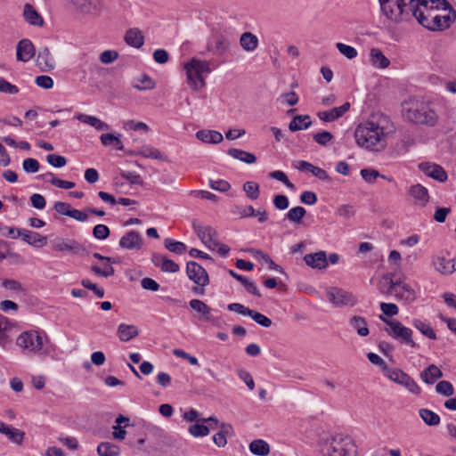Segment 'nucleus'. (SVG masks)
<instances>
[{
  "mask_svg": "<svg viewBox=\"0 0 456 456\" xmlns=\"http://www.w3.org/2000/svg\"><path fill=\"white\" fill-rule=\"evenodd\" d=\"M414 17L426 28H448L456 20V12L446 0H417Z\"/></svg>",
  "mask_w": 456,
  "mask_h": 456,
  "instance_id": "obj_1",
  "label": "nucleus"
},
{
  "mask_svg": "<svg viewBox=\"0 0 456 456\" xmlns=\"http://www.w3.org/2000/svg\"><path fill=\"white\" fill-rule=\"evenodd\" d=\"M388 119L385 116L373 118L363 124H360L354 132L357 144L369 151H381L386 147V124Z\"/></svg>",
  "mask_w": 456,
  "mask_h": 456,
  "instance_id": "obj_2",
  "label": "nucleus"
},
{
  "mask_svg": "<svg viewBox=\"0 0 456 456\" xmlns=\"http://www.w3.org/2000/svg\"><path fill=\"white\" fill-rule=\"evenodd\" d=\"M403 114L408 121L417 125L435 126L438 122L436 111L423 102L409 101L404 102Z\"/></svg>",
  "mask_w": 456,
  "mask_h": 456,
  "instance_id": "obj_3",
  "label": "nucleus"
},
{
  "mask_svg": "<svg viewBox=\"0 0 456 456\" xmlns=\"http://www.w3.org/2000/svg\"><path fill=\"white\" fill-rule=\"evenodd\" d=\"M382 14L394 23L407 20L414 16L417 0H379Z\"/></svg>",
  "mask_w": 456,
  "mask_h": 456,
  "instance_id": "obj_4",
  "label": "nucleus"
},
{
  "mask_svg": "<svg viewBox=\"0 0 456 456\" xmlns=\"http://www.w3.org/2000/svg\"><path fill=\"white\" fill-rule=\"evenodd\" d=\"M183 69L186 71L187 83L194 91H198L205 86L206 83L203 74L211 72L208 61H200L196 58H192L190 61L184 63Z\"/></svg>",
  "mask_w": 456,
  "mask_h": 456,
  "instance_id": "obj_5",
  "label": "nucleus"
},
{
  "mask_svg": "<svg viewBox=\"0 0 456 456\" xmlns=\"http://www.w3.org/2000/svg\"><path fill=\"white\" fill-rule=\"evenodd\" d=\"M325 456H354L355 444L349 436H336L323 448Z\"/></svg>",
  "mask_w": 456,
  "mask_h": 456,
  "instance_id": "obj_6",
  "label": "nucleus"
},
{
  "mask_svg": "<svg viewBox=\"0 0 456 456\" xmlns=\"http://www.w3.org/2000/svg\"><path fill=\"white\" fill-rule=\"evenodd\" d=\"M379 319L387 325V327L385 328V331L394 339H396L401 343L408 345L413 348L419 347V346L412 339V330L410 328L403 326L397 320H389L384 317L382 314L379 315Z\"/></svg>",
  "mask_w": 456,
  "mask_h": 456,
  "instance_id": "obj_7",
  "label": "nucleus"
},
{
  "mask_svg": "<svg viewBox=\"0 0 456 456\" xmlns=\"http://www.w3.org/2000/svg\"><path fill=\"white\" fill-rule=\"evenodd\" d=\"M17 346L29 353H47V351L44 349L43 338L36 330H28L22 332L17 338Z\"/></svg>",
  "mask_w": 456,
  "mask_h": 456,
  "instance_id": "obj_8",
  "label": "nucleus"
},
{
  "mask_svg": "<svg viewBox=\"0 0 456 456\" xmlns=\"http://www.w3.org/2000/svg\"><path fill=\"white\" fill-rule=\"evenodd\" d=\"M186 273L188 278L199 286L192 289L193 292L197 294H203L204 289L202 288L206 287L209 283V278L207 271L197 262L189 261L186 265Z\"/></svg>",
  "mask_w": 456,
  "mask_h": 456,
  "instance_id": "obj_9",
  "label": "nucleus"
},
{
  "mask_svg": "<svg viewBox=\"0 0 456 456\" xmlns=\"http://www.w3.org/2000/svg\"><path fill=\"white\" fill-rule=\"evenodd\" d=\"M327 297L336 307H353L357 304V298L353 293L339 288H330L327 290Z\"/></svg>",
  "mask_w": 456,
  "mask_h": 456,
  "instance_id": "obj_10",
  "label": "nucleus"
},
{
  "mask_svg": "<svg viewBox=\"0 0 456 456\" xmlns=\"http://www.w3.org/2000/svg\"><path fill=\"white\" fill-rule=\"evenodd\" d=\"M386 375L392 381L403 386L409 392L414 395H419L420 393V388L415 380L402 370L389 368L386 372Z\"/></svg>",
  "mask_w": 456,
  "mask_h": 456,
  "instance_id": "obj_11",
  "label": "nucleus"
},
{
  "mask_svg": "<svg viewBox=\"0 0 456 456\" xmlns=\"http://www.w3.org/2000/svg\"><path fill=\"white\" fill-rule=\"evenodd\" d=\"M192 228L202 243L210 249H215L218 245L217 232L211 226H204L199 221L192 222Z\"/></svg>",
  "mask_w": 456,
  "mask_h": 456,
  "instance_id": "obj_12",
  "label": "nucleus"
},
{
  "mask_svg": "<svg viewBox=\"0 0 456 456\" xmlns=\"http://www.w3.org/2000/svg\"><path fill=\"white\" fill-rule=\"evenodd\" d=\"M227 309L231 312H235L241 315L250 316L256 323L265 328H268L272 325V320L270 318L256 311L244 306L242 304L231 303L227 305Z\"/></svg>",
  "mask_w": 456,
  "mask_h": 456,
  "instance_id": "obj_13",
  "label": "nucleus"
},
{
  "mask_svg": "<svg viewBox=\"0 0 456 456\" xmlns=\"http://www.w3.org/2000/svg\"><path fill=\"white\" fill-rule=\"evenodd\" d=\"M53 249L60 252H69L75 255L85 251V248L73 239L56 237L51 240Z\"/></svg>",
  "mask_w": 456,
  "mask_h": 456,
  "instance_id": "obj_14",
  "label": "nucleus"
},
{
  "mask_svg": "<svg viewBox=\"0 0 456 456\" xmlns=\"http://www.w3.org/2000/svg\"><path fill=\"white\" fill-rule=\"evenodd\" d=\"M419 169L423 172L427 176L432 179L444 183L447 180V173L440 165L429 162H422L419 164Z\"/></svg>",
  "mask_w": 456,
  "mask_h": 456,
  "instance_id": "obj_15",
  "label": "nucleus"
},
{
  "mask_svg": "<svg viewBox=\"0 0 456 456\" xmlns=\"http://www.w3.org/2000/svg\"><path fill=\"white\" fill-rule=\"evenodd\" d=\"M36 53L34 45L29 39H21L16 47V58L20 61H28L31 60Z\"/></svg>",
  "mask_w": 456,
  "mask_h": 456,
  "instance_id": "obj_16",
  "label": "nucleus"
},
{
  "mask_svg": "<svg viewBox=\"0 0 456 456\" xmlns=\"http://www.w3.org/2000/svg\"><path fill=\"white\" fill-rule=\"evenodd\" d=\"M142 245L141 234L136 231H130L119 240V246L126 249H140Z\"/></svg>",
  "mask_w": 456,
  "mask_h": 456,
  "instance_id": "obj_17",
  "label": "nucleus"
},
{
  "mask_svg": "<svg viewBox=\"0 0 456 456\" xmlns=\"http://www.w3.org/2000/svg\"><path fill=\"white\" fill-rule=\"evenodd\" d=\"M305 263L313 269H325L328 266V258L325 251L306 254L304 256Z\"/></svg>",
  "mask_w": 456,
  "mask_h": 456,
  "instance_id": "obj_18",
  "label": "nucleus"
},
{
  "mask_svg": "<svg viewBox=\"0 0 456 456\" xmlns=\"http://www.w3.org/2000/svg\"><path fill=\"white\" fill-rule=\"evenodd\" d=\"M350 109V103L345 102L339 107L332 108L329 110L319 111L318 117L324 122H331L341 118Z\"/></svg>",
  "mask_w": 456,
  "mask_h": 456,
  "instance_id": "obj_19",
  "label": "nucleus"
},
{
  "mask_svg": "<svg viewBox=\"0 0 456 456\" xmlns=\"http://www.w3.org/2000/svg\"><path fill=\"white\" fill-rule=\"evenodd\" d=\"M17 233L18 236L22 237V240L31 246L38 247L46 244V237L41 236L37 232L28 230L18 229Z\"/></svg>",
  "mask_w": 456,
  "mask_h": 456,
  "instance_id": "obj_20",
  "label": "nucleus"
},
{
  "mask_svg": "<svg viewBox=\"0 0 456 456\" xmlns=\"http://www.w3.org/2000/svg\"><path fill=\"white\" fill-rule=\"evenodd\" d=\"M37 63L42 71H49L54 69V59L47 47L39 50Z\"/></svg>",
  "mask_w": 456,
  "mask_h": 456,
  "instance_id": "obj_21",
  "label": "nucleus"
},
{
  "mask_svg": "<svg viewBox=\"0 0 456 456\" xmlns=\"http://www.w3.org/2000/svg\"><path fill=\"white\" fill-rule=\"evenodd\" d=\"M74 7L84 13H96L100 10V0H70Z\"/></svg>",
  "mask_w": 456,
  "mask_h": 456,
  "instance_id": "obj_22",
  "label": "nucleus"
},
{
  "mask_svg": "<svg viewBox=\"0 0 456 456\" xmlns=\"http://www.w3.org/2000/svg\"><path fill=\"white\" fill-rule=\"evenodd\" d=\"M295 167H297V169H299L301 171L310 172L313 174L314 176L317 177L320 180H322V181L330 180L328 173L324 169L315 167L307 161L300 160L297 162V165L295 166Z\"/></svg>",
  "mask_w": 456,
  "mask_h": 456,
  "instance_id": "obj_23",
  "label": "nucleus"
},
{
  "mask_svg": "<svg viewBox=\"0 0 456 456\" xmlns=\"http://www.w3.org/2000/svg\"><path fill=\"white\" fill-rule=\"evenodd\" d=\"M125 42L134 48H141L144 44V36L137 28L128 29L124 37Z\"/></svg>",
  "mask_w": 456,
  "mask_h": 456,
  "instance_id": "obj_24",
  "label": "nucleus"
},
{
  "mask_svg": "<svg viewBox=\"0 0 456 456\" xmlns=\"http://www.w3.org/2000/svg\"><path fill=\"white\" fill-rule=\"evenodd\" d=\"M408 193L423 207L429 201L428 189L419 183L410 186Z\"/></svg>",
  "mask_w": 456,
  "mask_h": 456,
  "instance_id": "obj_25",
  "label": "nucleus"
},
{
  "mask_svg": "<svg viewBox=\"0 0 456 456\" xmlns=\"http://www.w3.org/2000/svg\"><path fill=\"white\" fill-rule=\"evenodd\" d=\"M0 433L5 435L12 443L17 444H20L23 442L25 436L23 431L4 422L0 423Z\"/></svg>",
  "mask_w": 456,
  "mask_h": 456,
  "instance_id": "obj_26",
  "label": "nucleus"
},
{
  "mask_svg": "<svg viewBox=\"0 0 456 456\" xmlns=\"http://www.w3.org/2000/svg\"><path fill=\"white\" fill-rule=\"evenodd\" d=\"M196 138L204 143H220L223 140V134L215 130H200L196 133Z\"/></svg>",
  "mask_w": 456,
  "mask_h": 456,
  "instance_id": "obj_27",
  "label": "nucleus"
},
{
  "mask_svg": "<svg viewBox=\"0 0 456 456\" xmlns=\"http://www.w3.org/2000/svg\"><path fill=\"white\" fill-rule=\"evenodd\" d=\"M348 323L360 337H367L369 335L370 330L365 318L354 315L348 320Z\"/></svg>",
  "mask_w": 456,
  "mask_h": 456,
  "instance_id": "obj_28",
  "label": "nucleus"
},
{
  "mask_svg": "<svg viewBox=\"0 0 456 456\" xmlns=\"http://www.w3.org/2000/svg\"><path fill=\"white\" fill-rule=\"evenodd\" d=\"M233 434L232 427L230 424L221 423L220 431L214 435L213 442L218 447H224L227 444V436Z\"/></svg>",
  "mask_w": 456,
  "mask_h": 456,
  "instance_id": "obj_29",
  "label": "nucleus"
},
{
  "mask_svg": "<svg viewBox=\"0 0 456 456\" xmlns=\"http://www.w3.org/2000/svg\"><path fill=\"white\" fill-rule=\"evenodd\" d=\"M23 17L25 20L33 26H43L44 19L37 11L29 4H26L23 10Z\"/></svg>",
  "mask_w": 456,
  "mask_h": 456,
  "instance_id": "obj_30",
  "label": "nucleus"
},
{
  "mask_svg": "<svg viewBox=\"0 0 456 456\" xmlns=\"http://www.w3.org/2000/svg\"><path fill=\"white\" fill-rule=\"evenodd\" d=\"M395 290L392 294L396 298L403 300L405 302H412L415 300L416 295L414 289L408 284H398L395 287Z\"/></svg>",
  "mask_w": 456,
  "mask_h": 456,
  "instance_id": "obj_31",
  "label": "nucleus"
},
{
  "mask_svg": "<svg viewBox=\"0 0 456 456\" xmlns=\"http://www.w3.org/2000/svg\"><path fill=\"white\" fill-rule=\"evenodd\" d=\"M189 305L192 310L201 314L205 321H215L212 315V309L206 303L200 299H191Z\"/></svg>",
  "mask_w": 456,
  "mask_h": 456,
  "instance_id": "obj_32",
  "label": "nucleus"
},
{
  "mask_svg": "<svg viewBox=\"0 0 456 456\" xmlns=\"http://www.w3.org/2000/svg\"><path fill=\"white\" fill-rule=\"evenodd\" d=\"M370 61L372 66L378 69H387L390 65L389 59L378 48L370 49Z\"/></svg>",
  "mask_w": 456,
  "mask_h": 456,
  "instance_id": "obj_33",
  "label": "nucleus"
},
{
  "mask_svg": "<svg viewBox=\"0 0 456 456\" xmlns=\"http://www.w3.org/2000/svg\"><path fill=\"white\" fill-rule=\"evenodd\" d=\"M443 377V372L435 364H430L420 373L421 379L427 384H434L438 379Z\"/></svg>",
  "mask_w": 456,
  "mask_h": 456,
  "instance_id": "obj_34",
  "label": "nucleus"
},
{
  "mask_svg": "<svg viewBox=\"0 0 456 456\" xmlns=\"http://www.w3.org/2000/svg\"><path fill=\"white\" fill-rule=\"evenodd\" d=\"M138 334V328L134 325L121 323L118 327V337L123 342L129 341L130 339L137 337Z\"/></svg>",
  "mask_w": 456,
  "mask_h": 456,
  "instance_id": "obj_35",
  "label": "nucleus"
},
{
  "mask_svg": "<svg viewBox=\"0 0 456 456\" xmlns=\"http://www.w3.org/2000/svg\"><path fill=\"white\" fill-rule=\"evenodd\" d=\"M241 48L247 52H253L258 46V38L251 32H244L240 38Z\"/></svg>",
  "mask_w": 456,
  "mask_h": 456,
  "instance_id": "obj_36",
  "label": "nucleus"
},
{
  "mask_svg": "<svg viewBox=\"0 0 456 456\" xmlns=\"http://www.w3.org/2000/svg\"><path fill=\"white\" fill-rule=\"evenodd\" d=\"M228 273L232 277H233L238 281H240L245 287L246 290L248 293H250L254 296H256L257 297H261V293H260L257 286L254 282L249 281L246 277H244L240 274H238L233 270H229Z\"/></svg>",
  "mask_w": 456,
  "mask_h": 456,
  "instance_id": "obj_37",
  "label": "nucleus"
},
{
  "mask_svg": "<svg viewBox=\"0 0 456 456\" xmlns=\"http://www.w3.org/2000/svg\"><path fill=\"white\" fill-rule=\"evenodd\" d=\"M312 124L309 115H297L292 118L289 124L291 132L307 129Z\"/></svg>",
  "mask_w": 456,
  "mask_h": 456,
  "instance_id": "obj_38",
  "label": "nucleus"
},
{
  "mask_svg": "<svg viewBox=\"0 0 456 456\" xmlns=\"http://www.w3.org/2000/svg\"><path fill=\"white\" fill-rule=\"evenodd\" d=\"M77 118L80 122L87 124V125L94 127L98 131L109 129V126L106 123L100 120L98 118H96L94 116H90V115L80 113L77 116Z\"/></svg>",
  "mask_w": 456,
  "mask_h": 456,
  "instance_id": "obj_39",
  "label": "nucleus"
},
{
  "mask_svg": "<svg viewBox=\"0 0 456 456\" xmlns=\"http://www.w3.org/2000/svg\"><path fill=\"white\" fill-rule=\"evenodd\" d=\"M228 154L231 157H232L236 159H239L247 164H253L256 161V157L253 153L240 150V149L231 148L228 151Z\"/></svg>",
  "mask_w": 456,
  "mask_h": 456,
  "instance_id": "obj_40",
  "label": "nucleus"
},
{
  "mask_svg": "<svg viewBox=\"0 0 456 456\" xmlns=\"http://www.w3.org/2000/svg\"><path fill=\"white\" fill-rule=\"evenodd\" d=\"M249 451L257 456H267L270 453V446L265 440L256 439L249 444Z\"/></svg>",
  "mask_w": 456,
  "mask_h": 456,
  "instance_id": "obj_41",
  "label": "nucleus"
},
{
  "mask_svg": "<svg viewBox=\"0 0 456 456\" xmlns=\"http://www.w3.org/2000/svg\"><path fill=\"white\" fill-rule=\"evenodd\" d=\"M138 155H141L147 159H153L162 161H168V159L166 155H164L159 150L151 147V146H143L138 152Z\"/></svg>",
  "mask_w": 456,
  "mask_h": 456,
  "instance_id": "obj_42",
  "label": "nucleus"
},
{
  "mask_svg": "<svg viewBox=\"0 0 456 456\" xmlns=\"http://www.w3.org/2000/svg\"><path fill=\"white\" fill-rule=\"evenodd\" d=\"M97 452L100 456H118L120 452V448L115 444L102 442L98 445Z\"/></svg>",
  "mask_w": 456,
  "mask_h": 456,
  "instance_id": "obj_43",
  "label": "nucleus"
},
{
  "mask_svg": "<svg viewBox=\"0 0 456 456\" xmlns=\"http://www.w3.org/2000/svg\"><path fill=\"white\" fill-rule=\"evenodd\" d=\"M120 134L118 136L113 134H102L100 137L101 142L104 146L114 145L118 151H123V142L120 140Z\"/></svg>",
  "mask_w": 456,
  "mask_h": 456,
  "instance_id": "obj_44",
  "label": "nucleus"
},
{
  "mask_svg": "<svg viewBox=\"0 0 456 456\" xmlns=\"http://www.w3.org/2000/svg\"><path fill=\"white\" fill-rule=\"evenodd\" d=\"M305 214L306 210L303 207H294L288 211L285 219L296 224H300Z\"/></svg>",
  "mask_w": 456,
  "mask_h": 456,
  "instance_id": "obj_45",
  "label": "nucleus"
},
{
  "mask_svg": "<svg viewBox=\"0 0 456 456\" xmlns=\"http://www.w3.org/2000/svg\"><path fill=\"white\" fill-rule=\"evenodd\" d=\"M165 248L170 252L182 255L187 250V247L181 241L175 240L171 238H167L164 240Z\"/></svg>",
  "mask_w": 456,
  "mask_h": 456,
  "instance_id": "obj_46",
  "label": "nucleus"
},
{
  "mask_svg": "<svg viewBox=\"0 0 456 456\" xmlns=\"http://www.w3.org/2000/svg\"><path fill=\"white\" fill-rule=\"evenodd\" d=\"M419 416L428 426H436L440 422V417L436 412L428 409H420Z\"/></svg>",
  "mask_w": 456,
  "mask_h": 456,
  "instance_id": "obj_47",
  "label": "nucleus"
},
{
  "mask_svg": "<svg viewBox=\"0 0 456 456\" xmlns=\"http://www.w3.org/2000/svg\"><path fill=\"white\" fill-rule=\"evenodd\" d=\"M383 280L388 285V288L386 289L385 287L380 284L379 290L382 294L386 295H392L395 290V287H397L398 284H404L400 279L394 280L389 274L385 275Z\"/></svg>",
  "mask_w": 456,
  "mask_h": 456,
  "instance_id": "obj_48",
  "label": "nucleus"
},
{
  "mask_svg": "<svg viewBox=\"0 0 456 456\" xmlns=\"http://www.w3.org/2000/svg\"><path fill=\"white\" fill-rule=\"evenodd\" d=\"M414 327L419 330L424 336L428 337L430 339H436V334L434 330L430 327L429 324L415 319L413 321Z\"/></svg>",
  "mask_w": 456,
  "mask_h": 456,
  "instance_id": "obj_49",
  "label": "nucleus"
},
{
  "mask_svg": "<svg viewBox=\"0 0 456 456\" xmlns=\"http://www.w3.org/2000/svg\"><path fill=\"white\" fill-rule=\"evenodd\" d=\"M2 281V286L7 289L11 290L16 293L25 294L26 290L22 287L21 283L16 280L13 279H3L0 278Z\"/></svg>",
  "mask_w": 456,
  "mask_h": 456,
  "instance_id": "obj_50",
  "label": "nucleus"
},
{
  "mask_svg": "<svg viewBox=\"0 0 456 456\" xmlns=\"http://www.w3.org/2000/svg\"><path fill=\"white\" fill-rule=\"evenodd\" d=\"M433 265L435 269L442 274H450L452 272H446L451 267L450 259L444 256H436L433 259Z\"/></svg>",
  "mask_w": 456,
  "mask_h": 456,
  "instance_id": "obj_51",
  "label": "nucleus"
},
{
  "mask_svg": "<svg viewBox=\"0 0 456 456\" xmlns=\"http://www.w3.org/2000/svg\"><path fill=\"white\" fill-rule=\"evenodd\" d=\"M243 191L250 200H256L259 197V185L256 182H246L243 184Z\"/></svg>",
  "mask_w": 456,
  "mask_h": 456,
  "instance_id": "obj_52",
  "label": "nucleus"
},
{
  "mask_svg": "<svg viewBox=\"0 0 456 456\" xmlns=\"http://www.w3.org/2000/svg\"><path fill=\"white\" fill-rule=\"evenodd\" d=\"M138 81L141 83L140 85H134V87L140 90H151L153 89L156 86L155 81L146 74H142Z\"/></svg>",
  "mask_w": 456,
  "mask_h": 456,
  "instance_id": "obj_53",
  "label": "nucleus"
},
{
  "mask_svg": "<svg viewBox=\"0 0 456 456\" xmlns=\"http://www.w3.org/2000/svg\"><path fill=\"white\" fill-rule=\"evenodd\" d=\"M436 391L437 394L444 396H451L454 394V388L452 385L446 380L438 382L436 386Z\"/></svg>",
  "mask_w": 456,
  "mask_h": 456,
  "instance_id": "obj_54",
  "label": "nucleus"
},
{
  "mask_svg": "<svg viewBox=\"0 0 456 456\" xmlns=\"http://www.w3.org/2000/svg\"><path fill=\"white\" fill-rule=\"evenodd\" d=\"M45 175L50 176L51 179L49 180V182L51 183V184L58 187V188L72 189L76 185L74 182L65 181V180H61L60 178L55 177L53 173H47V174H45Z\"/></svg>",
  "mask_w": 456,
  "mask_h": 456,
  "instance_id": "obj_55",
  "label": "nucleus"
},
{
  "mask_svg": "<svg viewBox=\"0 0 456 456\" xmlns=\"http://www.w3.org/2000/svg\"><path fill=\"white\" fill-rule=\"evenodd\" d=\"M189 433L194 437L207 436L209 434V428L203 424H193L188 428Z\"/></svg>",
  "mask_w": 456,
  "mask_h": 456,
  "instance_id": "obj_56",
  "label": "nucleus"
},
{
  "mask_svg": "<svg viewBox=\"0 0 456 456\" xmlns=\"http://www.w3.org/2000/svg\"><path fill=\"white\" fill-rule=\"evenodd\" d=\"M362 179L370 183H374L378 177L386 178V175H381L379 171L372 168H363L361 170Z\"/></svg>",
  "mask_w": 456,
  "mask_h": 456,
  "instance_id": "obj_57",
  "label": "nucleus"
},
{
  "mask_svg": "<svg viewBox=\"0 0 456 456\" xmlns=\"http://www.w3.org/2000/svg\"><path fill=\"white\" fill-rule=\"evenodd\" d=\"M9 328V321L6 317L0 314V345L4 346L8 342L6 330Z\"/></svg>",
  "mask_w": 456,
  "mask_h": 456,
  "instance_id": "obj_58",
  "label": "nucleus"
},
{
  "mask_svg": "<svg viewBox=\"0 0 456 456\" xmlns=\"http://www.w3.org/2000/svg\"><path fill=\"white\" fill-rule=\"evenodd\" d=\"M110 231L105 224H96L93 228V236L100 240H106L110 236Z\"/></svg>",
  "mask_w": 456,
  "mask_h": 456,
  "instance_id": "obj_59",
  "label": "nucleus"
},
{
  "mask_svg": "<svg viewBox=\"0 0 456 456\" xmlns=\"http://www.w3.org/2000/svg\"><path fill=\"white\" fill-rule=\"evenodd\" d=\"M336 46H337L338 50L339 51V53L341 54H343L344 56H346L347 59L351 60L357 56L356 49L351 45H347L343 43H338L336 45Z\"/></svg>",
  "mask_w": 456,
  "mask_h": 456,
  "instance_id": "obj_60",
  "label": "nucleus"
},
{
  "mask_svg": "<svg viewBox=\"0 0 456 456\" xmlns=\"http://www.w3.org/2000/svg\"><path fill=\"white\" fill-rule=\"evenodd\" d=\"M120 176L128 181L131 184L142 185L143 183L141 175L134 171H122Z\"/></svg>",
  "mask_w": 456,
  "mask_h": 456,
  "instance_id": "obj_61",
  "label": "nucleus"
},
{
  "mask_svg": "<svg viewBox=\"0 0 456 456\" xmlns=\"http://www.w3.org/2000/svg\"><path fill=\"white\" fill-rule=\"evenodd\" d=\"M81 284L84 288L92 290L97 297L102 298L104 297L103 288L99 287L96 283H93L90 280L83 279Z\"/></svg>",
  "mask_w": 456,
  "mask_h": 456,
  "instance_id": "obj_62",
  "label": "nucleus"
},
{
  "mask_svg": "<svg viewBox=\"0 0 456 456\" xmlns=\"http://www.w3.org/2000/svg\"><path fill=\"white\" fill-rule=\"evenodd\" d=\"M91 270L97 275L103 277L112 276L115 273V270L111 265H105L102 268L99 267L96 265H93L91 266Z\"/></svg>",
  "mask_w": 456,
  "mask_h": 456,
  "instance_id": "obj_63",
  "label": "nucleus"
},
{
  "mask_svg": "<svg viewBox=\"0 0 456 456\" xmlns=\"http://www.w3.org/2000/svg\"><path fill=\"white\" fill-rule=\"evenodd\" d=\"M47 162L54 167H62L67 164L65 157L56 154H49L46 156Z\"/></svg>",
  "mask_w": 456,
  "mask_h": 456,
  "instance_id": "obj_64",
  "label": "nucleus"
}]
</instances>
